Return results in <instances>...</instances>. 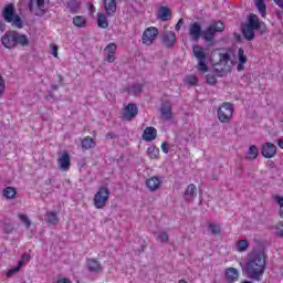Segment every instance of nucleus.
<instances>
[{
    "label": "nucleus",
    "instance_id": "nucleus-1",
    "mask_svg": "<svg viewBox=\"0 0 283 283\" xmlns=\"http://www.w3.org/2000/svg\"><path fill=\"white\" fill-rule=\"evenodd\" d=\"M266 272V256L262 252L250 254L245 261L243 275L254 282H262Z\"/></svg>",
    "mask_w": 283,
    "mask_h": 283
},
{
    "label": "nucleus",
    "instance_id": "nucleus-2",
    "mask_svg": "<svg viewBox=\"0 0 283 283\" xmlns=\"http://www.w3.org/2000/svg\"><path fill=\"white\" fill-rule=\"evenodd\" d=\"M1 43L7 50H14L17 45H21L22 48L30 45V39L23 33L7 31L1 38Z\"/></svg>",
    "mask_w": 283,
    "mask_h": 283
},
{
    "label": "nucleus",
    "instance_id": "nucleus-3",
    "mask_svg": "<svg viewBox=\"0 0 283 283\" xmlns=\"http://www.w3.org/2000/svg\"><path fill=\"white\" fill-rule=\"evenodd\" d=\"M2 17L6 23H11L12 28H18L19 30L23 28V20L21 19V15L17 13L14 3H9L3 8Z\"/></svg>",
    "mask_w": 283,
    "mask_h": 283
},
{
    "label": "nucleus",
    "instance_id": "nucleus-4",
    "mask_svg": "<svg viewBox=\"0 0 283 283\" xmlns=\"http://www.w3.org/2000/svg\"><path fill=\"white\" fill-rule=\"evenodd\" d=\"M192 54L198 61V72H201V74H207V72H209V66L207 65V53L205 52V49L196 44L192 46Z\"/></svg>",
    "mask_w": 283,
    "mask_h": 283
},
{
    "label": "nucleus",
    "instance_id": "nucleus-5",
    "mask_svg": "<svg viewBox=\"0 0 283 283\" xmlns=\"http://www.w3.org/2000/svg\"><path fill=\"white\" fill-rule=\"evenodd\" d=\"M109 201V188L102 186L98 188L93 197V205L95 209H105L107 202Z\"/></svg>",
    "mask_w": 283,
    "mask_h": 283
},
{
    "label": "nucleus",
    "instance_id": "nucleus-6",
    "mask_svg": "<svg viewBox=\"0 0 283 283\" xmlns=\"http://www.w3.org/2000/svg\"><path fill=\"white\" fill-rule=\"evenodd\" d=\"M220 123H231L233 118V104L224 102L217 111Z\"/></svg>",
    "mask_w": 283,
    "mask_h": 283
},
{
    "label": "nucleus",
    "instance_id": "nucleus-7",
    "mask_svg": "<svg viewBox=\"0 0 283 283\" xmlns=\"http://www.w3.org/2000/svg\"><path fill=\"white\" fill-rule=\"evenodd\" d=\"M29 10L35 17H43L45 14V0H30Z\"/></svg>",
    "mask_w": 283,
    "mask_h": 283
},
{
    "label": "nucleus",
    "instance_id": "nucleus-8",
    "mask_svg": "<svg viewBox=\"0 0 283 283\" xmlns=\"http://www.w3.org/2000/svg\"><path fill=\"white\" fill-rule=\"evenodd\" d=\"M157 38H158V28L149 27L144 31L142 35V42L144 43V45H151Z\"/></svg>",
    "mask_w": 283,
    "mask_h": 283
},
{
    "label": "nucleus",
    "instance_id": "nucleus-9",
    "mask_svg": "<svg viewBox=\"0 0 283 283\" xmlns=\"http://www.w3.org/2000/svg\"><path fill=\"white\" fill-rule=\"evenodd\" d=\"M138 116V106L134 103H129L127 106L124 107L122 112L123 120H132Z\"/></svg>",
    "mask_w": 283,
    "mask_h": 283
},
{
    "label": "nucleus",
    "instance_id": "nucleus-10",
    "mask_svg": "<svg viewBox=\"0 0 283 283\" xmlns=\"http://www.w3.org/2000/svg\"><path fill=\"white\" fill-rule=\"evenodd\" d=\"M57 165L62 171H70V168L72 167V158L70 157V153L66 150L62 151L59 155Z\"/></svg>",
    "mask_w": 283,
    "mask_h": 283
},
{
    "label": "nucleus",
    "instance_id": "nucleus-11",
    "mask_svg": "<svg viewBox=\"0 0 283 283\" xmlns=\"http://www.w3.org/2000/svg\"><path fill=\"white\" fill-rule=\"evenodd\" d=\"M263 158H275L277 156V147L273 143H265L261 147Z\"/></svg>",
    "mask_w": 283,
    "mask_h": 283
},
{
    "label": "nucleus",
    "instance_id": "nucleus-12",
    "mask_svg": "<svg viewBox=\"0 0 283 283\" xmlns=\"http://www.w3.org/2000/svg\"><path fill=\"white\" fill-rule=\"evenodd\" d=\"M224 277L227 283H235L240 280V271L235 268H227L224 270Z\"/></svg>",
    "mask_w": 283,
    "mask_h": 283
},
{
    "label": "nucleus",
    "instance_id": "nucleus-13",
    "mask_svg": "<svg viewBox=\"0 0 283 283\" xmlns=\"http://www.w3.org/2000/svg\"><path fill=\"white\" fill-rule=\"evenodd\" d=\"M189 34L191 41H198V39H200V36H202L203 34L202 27L200 25V23L193 22L192 24H190Z\"/></svg>",
    "mask_w": 283,
    "mask_h": 283
},
{
    "label": "nucleus",
    "instance_id": "nucleus-14",
    "mask_svg": "<svg viewBox=\"0 0 283 283\" xmlns=\"http://www.w3.org/2000/svg\"><path fill=\"white\" fill-rule=\"evenodd\" d=\"M163 41L166 48H174L176 44V32H174V30H165Z\"/></svg>",
    "mask_w": 283,
    "mask_h": 283
},
{
    "label": "nucleus",
    "instance_id": "nucleus-15",
    "mask_svg": "<svg viewBox=\"0 0 283 283\" xmlns=\"http://www.w3.org/2000/svg\"><path fill=\"white\" fill-rule=\"evenodd\" d=\"M157 136H158V130L154 126H148L144 129L142 138L146 143H151V140H156Z\"/></svg>",
    "mask_w": 283,
    "mask_h": 283
},
{
    "label": "nucleus",
    "instance_id": "nucleus-16",
    "mask_svg": "<svg viewBox=\"0 0 283 283\" xmlns=\"http://www.w3.org/2000/svg\"><path fill=\"white\" fill-rule=\"evenodd\" d=\"M160 185H163V180L157 176L150 177L146 180V187L149 191H158V189H160Z\"/></svg>",
    "mask_w": 283,
    "mask_h": 283
},
{
    "label": "nucleus",
    "instance_id": "nucleus-17",
    "mask_svg": "<svg viewBox=\"0 0 283 283\" xmlns=\"http://www.w3.org/2000/svg\"><path fill=\"white\" fill-rule=\"evenodd\" d=\"M231 50H228L226 53L219 54V63L220 65H224L228 70H231V65H233V61H231Z\"/></svg>",
    "mask_w": 283,
    "mask_h": 283
},
{
    "label": "nucleus",
    "instance_id": "nucleus-18",
    "mask_svg": "<svg viewBox=\"0 0 283 283\" xmlns=\"http://www.w3.org/2000/svg\"><path fill=\"white\" fill-rule=\"evenodd\" d=\"M87 269L90 273H102L103 266H101V262L96 259H87L86 261Z\"/></svg>",
    "mask_w": 283,
    "mask_h": 283
},
{
    "label": "nucleus",
    "instance_id": "nucleus-19",
    "mask_svg": "<svg viewBox=\"0 0 283 283\" xmlns=\"http://www.w3.org/2000/svg\"><path fill=\"white\" fill-rule=\"evenodd\" d=\"M24 262H30V256L28 254H22L21 260L18 261V265L7 272V277H12V275L14 273H19L21 271V266H23Z\"/></svg>",
    "mask_w": 283,
    "mask_h": 283
},
{
    "label": "nucleus",
    "instance_id": "nucleus-20",
    "mask_svg": "<svg viewBox=\"0 0 283 283\" xmlns=\"http://www.w3.org/2000/svg\"><path fill=\"white\" fill-rule=\"evenodd\" d=\"M238 61L237 70L238 72H242L244 70V65H247V62L249 61L247 54H244V49L242 48H239L238 50Z\"/></svg>",
    "mask_w": 283,
    "mask_h": 283
},
{
    "label": "nucleus",
    "instance_id": "nucleus-21",
    "mask_svg": "<svg viewBox=\"0 0 283 283\" xmlns=\"http://www.w3.org/2000/svg\"><path fill=\"white\" fill-rule=\"evenodd\" d=\"M116 0H104V9L107 17H114L117 10Z\"/></svg>",
    "mask_w": 283,
    "mask_h": 283
},
{
    "label": "nucleus",
    "instance_id": "nucleus-22",
    "mask_svg": "<svg viewBox=\"0 0 283 283\" xmlns=\"http://www.w3.org/2000/svg\"><path fill=\"white\" fill-rule=\"evenodd\" d=\"M245 25H248V28H252L253 30H260L262 22H260V18H258L255 13H251Z\"/></svg>",
    "mask_w": 283,
    "mask_h": 283
},
{
    "label": "nucleus",
    "instance_id": "nucleus-23",
    "mask_svg": "<svg viewBox=\"0 0 283 283\" xmlns=\"http://www.w3.org/2000/svg\"><path fill=\"white\" fill-rule=\"evenodd\" d=\"M160 114L163 120H171L174 118V113L171 112V104H164L160 108Z\"/></svg>",
    "mask_w": 283,
    "mask_h": 283
},
{
    "label": "nucleus",
    "instance_id": "nucleus-24",
    "mask_svg": "<svg viewBox=\"0 0 283 283\" xmlns=\"http://www.w3.org/2000/svg\"><path fill=\"white\" fill-rule=\"evenodd\" d=\"M260 156V148L255 145H251L245 154L247 160H255Z\"/></svg>",
    "mask_w": 283,
    "mask_h": 283
},
{
    "label": "nucleus",
    "instance_id": "nucleus-25",
    "mask_svg": "<svg viewBox=\"0 0 283 283\" xmlns=\"http://www.w3.org/2000/svg\"><path fill=\"white\" fill-rule=\"evenodd\" d=\"M196 193H198V188L196 187V185L190 184L185 190L184 198L187 202H189V200H191V198H193Z\"/></svg>",
    "mask_w": 283,
    "mask_h": 283
},
{
    "label": "nucleus",
    "instance_id": "nucleus-26",
    "mask_svg": "<svg viewBox=\"0 0 283 283\" xmlns=\"http://www.w3.org/2000/svg\"><path fill=\"white\" fill-rule=\"evenodd\" d=\"M242 34L247 41H253L255 39V29L244 24L242 27Z\"/></svg>",
    "mask_w": 283,
    "mask_h": 283
},
{
    "label": "nucleus",
    "instance_id": "nucleus-27",
    "mask_svg": "<svg viewBox=\"0 0 283 283\" xmlns=\"http://www.w3.org/2000/svg\"><path fill=\"white\" fill-rule=\"evenodd\" d=\"M66 8L69 12L75 14V12H78V10H81V0H69L66 3Z\"/></svg>",
    "mask_w": 283,
    "mask_h": 283
},
{
    "label": "nucleus",
    "instance_id": "nucleus-28",
    "mask_svg": "<svg viewBox=\"0 0 283 283\" xmlns=\"http://www.w3.org/2000/svg\"><path fill=\"white\" fill-rule=\"evenodd\" d=\"M2 196H4L7 200H14V198H17V188L10 186L6 187L2 190Z\"/></svg>",
    "mask_w": 283,
    "mask_h": 283
},
{
    "label": "nucleus",
    "instance_id": "nucleus-29",
    "mask_svg": "<svg viewBox=\"0 0 283 283\" xmlns=\"http://www.w3.org/2000/svg\"><path fill=\"white\" fill-rule=\"evenodd\" d=\"M81 145L82 149H94V147H96V142L94 138L86 136L82 139Z\"/></svg>",
    "mask_w": 283,
    "mask_h": 283
},
{
    "label": "nucleus",
    "instance_id": "nucleus-30",
    "mask_svg": "<svg viewBox=\"0 0 283 283\" xmlns=\"http://www.w3.org/2000/svg\"><path fill=\"white\" fill-rule=\"evenodd\" d=\"M73 25H75V28H86L87 18H85L84 15H75L73 18Z\"/></svg>",
    "mask_w": 283,
    "mask_h": 283
},
{
    "label": "nucleus",
    "instance_id": "nucleus-31",
    "mask_svg": "<svg viewBox=\"0 0 283 283\" xmlns=\"http://www.w3.org/2000/svg\"><path fill=\"white\" fill-rule=\"evenodd\" d=\"M97 25L103 30L109 28V21L107 20L105 13H97Z\"/></svg>",
    "mask_w": 283,
    "mask_h": 283
},
{
    "label": "nucleus",
    "instance_id": "nucleus-32",
    "mask_svg": "<svg viewBox=\"0 0 283 283\" xmlns=\"http://www.w3.org/2000/svg\"><path fill=\"white\" fill-rule=\"evenodd\" d=\"M238 253H244L249 250V240L242 239L235 242Z\"/></svg>",
    "mask_w": 283,
    "mask_h": 283
},
{
    "label": "nucleus",
    "instance_id": "nucleus-33",
    "mask_svg": "<svg viewBox=\"0 0 283 283\" xmlns=\"http://www.w3.org/2000/svg\"><path fill=\"white\" fill-rule=\"evenodd\" d=\"M254 6L259 10L260 15L264 19L266 17V3L264 0H254Z\"/></svg>",
    "mask_w": 283,
    "mask_h": 283
},
{
    "label": "nucleus",
    "instance_id": "nucleus-34",
    "mask_svg": "<svg viewBox=\"0 0 283 283\" xmlns=\"http://www.w3.org/2000/svg\"><path fill=\"white\" fill-rule=\"evenodd\" d=\"M130 96H140L143 94V84H135L127 88Z\"/></svg>",
    "mask_w": 283,
    "mask_h": 283
},
{
    "label": "nucleus",
    "instance_id": "nucleus-35",
    "mask_svg": "<svg viewBox=\"0 0 283 283\" xmlns=\"http://www.w3.org/2000/svg\"><path fill=\"white\" fill-rule=\"evenodd\" d=\"M45 221L49 224H57L59 223V214H56V212H54V211H48L45 213Z\"/></svg>",
    "mask_w": 283,
    "mask_h": 283
},
{
    "label": "nucleus",
    "instance_id": "nucleus-36",
    "mask_svg": "<svg viewBox=\"0 0 283 283\" xmlns=\"http://www.w3.org/2000/svg\"><path fill=\"white\" fill-rule=\"evenodd\" d=\"M147 154L151 160H156L157 158L160 157V148L156 146H149L147 149Z\"/></svg>",
    "mask_w": 283,
    "mask_h": 283
},
{
    "label": "nucleus",
    "instance_id": "nucleus-37",
    "mask_svg": "<svg viewBox=\"0 0 283 283\" xmlns=\"http://www.w3.org/2000/svg\"><path fill=\"white\" fill-rule=\"evenodd\" d=\"M160 19L161 21H169L171 19V10L167 7H160Z\"/></svg>",
    "mask_w": 283,
    "mask_h": 283
},
{
    "label": "nucleus",
    "instance_id": "nucleus-38",
    "mask_svg": "<svg viewBox=\"0 0 283 283\" xmlns=\"http://www.w3.org/2000/svg\"><path fill=\"white\" fill-rule=\"evenodd\" d=\"M214 36H216V32H214L213 28H211V25H209L207 28V30L203 32V39L206 41L210 42V41H213Z\"/></svg>",
    "mask_w": 283,
    "mask_h": 283
},
{
    "label": "nucleus",
    "instance_id": "nucleus-39",
    "mask_svg": "<svg viewBox=\"0 0 283 283\" xmlns=\"http://www.w3.org/2000/svg\"><path fill=\"white\" fill-rule=\"evenodd\" d=\"M273 200L274 202H276L280 207V210H279V216L280 218H283V197L280 196V195H274L273 196Z\"/></svg>",
    "mask_w": 283,
    "mask_h": 283
},
{
    "label": "nucleus",
    "instance_id": "nucleus-40",
    "mask_svg": "<svg viewBox=\"0 0 283 283\" xmlns=\"http://www.w3.org/2000/svg\"><path fill=\"white\" fill-rule=\"evenodd\" d=\"M185 83H187V85H191L192 87H196V85H198V76L187 75L185 78Z\"/></svg>",
    "mask_w": 283,
    "mask_h": 283
},
{
    "label": "nucleus",
    "instance_id": "nucleus-41",
    "mask_svg": "<svg viewBox=\"0 0 283 283\" xmlns=\"http://www.w3.org/2000/svg\"><path fill=\"white\" fill-rule=\"evenodd\" d=\"M208 229L212 235H220L221 228L219 224L216 223H209Z\"/></svg>",
    "mask_w": 283,
    "mask_h": 283
},
{
    "label": "nucleus",
    "instance_id": "nucleus-42",
    "mask_svg": "<svg viewBox=\"0 0 283 283\" xmlns=\"http://www.w3.org/2000/svg\"><path fill=\"white\" fill-rule=\"evenodd\" d=\"M18 218L21 220V222H23L27 229H30V227H32V221H30L28 214L20 213L18 214Z\"/></svg>",
    "mask_w": 283,
    "mask_h": 283
},
{
    "label": "nucleus",
    "instance_id": "nucleus-43",
    "mask_svg": "<svg viewBox=\"0 0 283 283\" xmlns=\"http://www.w3.org/2000/svg\"><path fill=\"white\" fill-rule=\"evenodd\" d=\"M214 32H224V23L222 21H217L210 25Z\"/></svg>",
    "mask_w": 283,
    "mask_h": 283
},
{
    "label": "nucleus",
    "instance_id": "nucleus-44",
    "mask_svg": "<svg viewBox=\"0 0 283 283\" xmlns=\"http://www.w3.org/2000/svg\"><path fill=\"white\" fill-rule=\"evenodd\" d=\"M116 50H118V46H116V43L114 42L108 43L105 48V52H107V54H116Z\"/></svg>",
    "mask_w": 283,
    "mask_h": 283
},
{
    "label": "nucleus",
    "instance_id": "nucleus-45",
    "mask_svg": "<svg viewBox=\"0 0 283 283\" xmlns=\"http://www.w3.org/2000/svg\"><path fill=\"white\" fill-rule=\"evenodd\" d=\"M206 81H207L208 85H216V83H218V78L213 74H207Z\"/></svg>",
    "mask_w": 283,
    "mask_h": 283
},
{
    "label": "nucleus",
    "instance_id": "nucleus-46",
    "mask_svg": "<svg viewBox=\"0 0 283 283\" xmlns=\"http://www.w3.org/2000/svg\"><path fill=\"white\" fill-rule=\"evenodd\" d=\"M156 240H160L161 242H169V234H167L165 231L159 232V234L156 237Z\"/></svg>",
    "mask_w": 283,
    "mask_h": 283
},
{
    "label": "nucleus",
    "instance_id": "nucleus-47",
    "mask_svg": "<svg viewBox=\"0 0 283 283\" xmlns=\"http://www.w3.org/2000/svg\"><path fill=\"white\" fill-rule=\"evenodd\" d=\"M6 92V80L0 74V97L3 96Z\"/></svg>",
    "mask_w": 283,
    "mask_h": 283
},
{
    "label": "nucleus",
    "instance_id": "nucleus-48",
    "mask_svg": "<svg viewBox=\"0 0 283 283\" xmlns=\"http://www.w3.org/2000/svg\"><path fill=\"white\" fill-rule=\"evenodd\" d=\"M275 229H276V235L279 238H283V222H279Z\"/></svg>",
    "mask_w": 283,
    "mask_h": 283
},
{
    "label": "nucleus",
    "instance_id": "nucleus-49",
    "mask_svg": "<svg viewBox=\"0 0 283 283\" xmlns=\"http://www.w3.org/2000/svg\"><path fill=\"white\" fill-rule=\"evenodd\" d=\"M184 24H185V20L179 19L176 27H175L176 32H180V28H182Z\"/></svg>",
    "mask_w": 283,
    "mask_h": 283
},
{
    "label": "nucleus",
    "instance_id": "nucleus-50",
    "mask_svg": "<svg viewBox=\"0 0 283 283\" xmlns=\"http://www.w3.org/2000/svg\"><path fill=\"white\" fill-rule=\"evenodd\" d=\"M114 54L116 53H108L106 56V61L107 63H114V61H116V56H114Z\"/></svg>",
    "mask_w": 283,
    "mask_h": 283
},
{
    "label": "nucleus",
    "instance_id": "nucleus-51",
    "mask_svg": "<svg viewBox=\"0 0 283 283\" xmlns=\"http://www.w3.org/2000/svg\"><path fill=\"white\" fill-rule=\"evenodd\" d=\"M161 150L164 154H169V144H167V142L161 144Z\"/></svg>",
    "mask_w": 283,
    "mask_h": 283
},
{
    "label": "nucleus",
    "instance_id": "nucleus-52",
    "mask_svg": "<svg viewBox=\"0 0 283 283\" xmlns=\"http://www.w3.org/2000/svg\"><path fill=\"white\" fill-rule=\"evenodd\" d=\"M52 54L55 59L59 57V46L52 45Z\"/></svg>",
    "mask_w": 283,
    "mask_h": 283
},
{
    "label": "nucleus",
    "instance_id": "nucleus-53",
    "mask_svg": "<svg viewBox=\"0 0 283 283\" xmlns=\"http://www.w3.org/2000/svg\"><path fill=\"white\" fill-rule=\"evenodd\" d=\"M54 283H72V281L67 277H60Z\"/></svg>",
    "mask_w": 283,
    "mask_h": 283
},
{
    "label": "nucleus",
    "instance_id": "nucleus-54",
    "mask_svg": "<svg viewBox=\"0 0 283 283\" xmlns=\"http://www.w3.org/2000/svg\"><path fill=\"white\" fill-rule=\"evenodd\" d=\"M114 138H116V134H114V133H107V134H106V139H107V140H112V139H114Z\"/></svg>",
    "mask_w": 283,
    "mask_h": 283
},
{
    "label": "nucleus",
    "instance_id": "nucleus-55",
    "mask_svg": "<svg viewBox=\"0 0 283 283\" xmlns=\"http://www.w3.org/2000/svg\"><path fill=\"white\" fill-rule=\"evenodd\" d=\"M274 3L283 10V0H274Z\"/></svg>",
    "mask_w": 283,
    "mask_h": 283
},
{
    "label": "nucleus",
    "instance_id": "nucleus-56",
    "mask_svg": "<svg viewBox=\"0 0 283 283\" xmlns=\"http://www.w3.org/2000/svg\"><path fill=\"white\" fill-rule=\"evenodd\" d=\"M277 147H280V149H283V139H277Z\"/></svg>",
    "mask_w": 283,
    "mask_h": 283
},
{
    "label": "nucleus",
    "instance_id": "nucleus-57",
    "mask_svg": "<svg viewBox=\"0 0 283 283\" xmlns=\"http://www.w3.org/2000/svg\"><path fill=\"white\" fill-rule=\"evenodd\" d=\"M12 226H7L6 231L7 233H12Z\"/></svg>",
    "mask_w": 283,
    "mask_h": 283
},
{
    "label": "nucleus",
    "instance_id": "nucleus-58",
    "mask_svg": "<svg viewBox=\"0 0 283 283\" xmlns=\"http://www.w3.org/2000/svg\"><path fill=\"white\" fill-rule=\"evenodd\" d=\"M178 283H189V282L185 281L184 279H180V280L178 281Z\"/></svg>",
    "mask_w": 283,
    "mask_h": 283
},
{
    "label": "nucleus",
    "instance_id": "nucleus-59",
    "mask_svg": "<svg viewBox=\"0 0 283 283\" xmlns=\"http://www.w3.org/2000/svg\"><path fill=\"white\" fill-rule=\"evenodd\" d=\"M241 283H251L250 281H243V282H241Z\"/></svg>",
    "mask_w": 283,
    "mask_h": 283
},
{
    "label": "nucleus",
    "instance_id": "nucleus-60",
    "mask_svg": "<svg viewBox=\"0 0 283 283\" xmlns=\"http://www.w3.org/2000/svg\"><path fill=\"white\" fill-rule=\"evenodd\" d=\"M91 8H94V4H91Z\"/></svg>",
    "mask_w": 283,
    "mask_h": 283
}]
</instances>
